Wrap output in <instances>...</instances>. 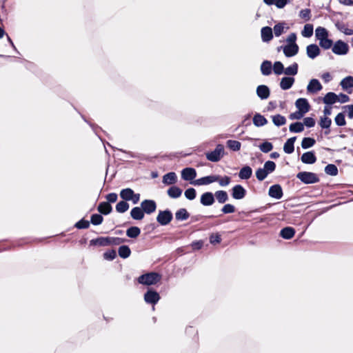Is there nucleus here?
Returning <instances> with one entry per match:
<instances>
[{
    "label": "nucleus",
    "mask_w": 353,
    "mask_h": 353,
    "mask_svg": "<svg viewBox=\"0 0 353 353\" xmlns=\"http://www.w3.org/2000/svg\"><path fill=\"white\" fill-rule=\"evenodd\" d=\"M343 90H347L349 88H353V77L348 76L344 78L340 83Z\"/></svg>",
    "instance_id": "e433bc0d"
},
{
    "label": "nucleus",
    "mask_w": 353,
    "mask_h": 353,
    "mask_svg": "<svg viewBox=\"0 0 353 353\" xmlns=\"http://www.w3.org/2000/svg\"><path fill=\"white\" fill-rule=\"evenodd\" d=\"M129 204L127 203V201L123 200L117 203L116 205V210L119 213H124L129 209Z\"/></svg>",
    "instance_id": "37998d69"
},
{
    "label": "nucleus",
    "mask_w": 353,
    "mask_h": 353,
    "mask_svg": "<svg viewBox=\"0 0 353 353\" xmlns=\"http://www.w3.org/2000/svg\"><path fill=\"white\" fill-rule=\"evenodd\" d=\"M321 50L316 44H310L306 48V53L309 58L314 59L320 54Z\"/></svg>",
    "instance_id": "2eb2a0df"
},
{
    "label": "nucleus",
    "mask_w": 353,
    "mask_h": 353,
    "mask_svg": "<svg viewBox=\"0 0 353 353\" xmlns=\"http://www.w3.org/2000/svg\"><path fill=\"white\" fill-rule=\"evenodd\" d=\"M120 197L125 201H131L133 204H137L140 200L141 195L139 193H135L131 188H127L122 189L120 192Z\"/></svg>",
    "instance_id": "7ed1b4c3"
},
{
    "label": "nucleus",
    "mask_w": 353,
    "mask_h": 353,
    "mask_svg": "<svg viewBox=\"0 0 353 353\" xmlns=\"http://www.w3.org/2000/svg\"><path fill=\"white\" fill-rule=\"evenodd\" d=\"M339 97L334 92H328L323 97V103L327 105H332L338 101Z\"/></svg>",
    "instance_id": "c756f323"
},
{
    "label": "nucleus",
    "mask_w": 353,
    "mask_h": 353,
    "mask_svg": "<svg viewBox=\"0 0 353 353\" xmlns=\"http://www.w3.org/2000/svg\"><path fill=\"white\" fill-rule=\"evenodd\" d=\"M190 216V214L185 208H181L175 213V218L177 221L187 220Z\"/></svg>",
    "instance_id": "c9c22d12"
},
{
    "label": "nucleus",
    "mask_w": 353,
    "mask_h": 353,
    "mask_svg": "<svg viewBox=\"0 0 353 353\" xmlns=\"http://www.w3.org/2000/svg\"><path fill=\"white\" fill-rule=\"evenodd\" d=\"M296 141V137H291L287 140L284 143L283 150L287 154H292L294 150V142Z\"/></svg>",
    "instance_id": "393cba45"
},
{
    "label": "nucleus",
    "mask_w": 353,
    "mask_h": 353,
    "mask_svg": "<svg viewBox=\"0 0 353 353\" xmlns=\"http://www.w3.org/2000/svg\"><path fill=\"white\" fill-rule=\"evenodd\" d=\"M117 253L114 250H109L103 254V258L105 260L112 261L115 259Z\"/></svg>",
    "instance_id": "69168bd1"
},
{
    "label": "nucleus",
    "mask_w": 353,
    "mask_h": 353,
    "mask_svg": "<svg viewBox=\"0 0 353 353\" xmlns=\"http://www.w3.org/2000/svg\"><path fill=\"white\" fill-rule=\"evenodd\" d=\"M299 17L305 21H309L311 18V10L308 8L303 9L299 12Z\"/></svg>",
    "instance_id": "bf43d9fd"
},
{
    "label": "nucleus",
    "mask_w": 353,
    "mask_h": 353,
    "mask_svg": "<svg viewBox=\"0 0 353 353\" xmlns=\"http://www.w3.org/2000/svg\"><path fill=\"white\" fill-rule=\"evenodd\" d=\"M221 241V235L218 233H213L210 236V242L213 245L219 243Z\"/></svg>",
    "instance_id": "0e129e2a"
},
{
    "label": "nucleus",
    "mask_w": 353,
    "mask_h": 353,
    "mask_svg": "<svg viewBox=\"0 0 353 353\" xmlns=\"http://www.w3.org/2000/svg\"><path fill=\"white\" fill-rule=\"evenodd\" d=\"M270 93V89L267 85H261L256 88V94L262 100L268 99Z\"/></svg>",
    "instance_id": "aec40b11"
},
{
    "label": "nucleus",
    "mask_w": 353,
    "mask_h": 353,
    "mask_svg": "<svg viewBox=\"0 0 353 353\" xmlns=\"http://www.w3.org/2000/svg\"><path fill=\"white\" fill-rule=\"evenodd\" d=\"M141 233V230L137 226H132L126 231V235L130 238H137Z\"/></svg>",
    "instance_id": "ea45409f"
},
{
    "label": "nucleus",
    "mask_w": 353,
    "mask_h": 353,
    "mask_svg": "<svg viewBox=\"0 0 353 353\" xmlns=\"http://www.w3.org/2000/svg\"><path fill=\"white\" fill-rule=\"evenodd\" d=\"M296 177L305 184L315 183L319 181L317 175L310 172H300L296 174Z\"/></svg>",
    "instance_id": "39448f33"
},
{
    "label": "nucleus",
    "mask_w": 353,
    "mask_h": 353,
    "mask_svg": "<svg viewBox=\"0 0 353 353\" xmlns=\"http://www.w3.org/2000/svg\"><path fill=\"white\" fill-rule=\"evenodd\" d=\"M323 88L321 83L318 79H312L310 81L307 86V91L309 93H316Z\"/></svg>",
    "instance_id": "4468645a"
},
{
    "label": "nucleus",
    "mask_w": 353,
    "mask_h": 353,
    "mask_svg": "<svg viewBox=\"0 0 353 353\" xmlns=\"http://www.w3.org/2000/svg\"><path fill=\"white\" fill-rule=\"evenodd\" d=\"M267 123V119L260 114H256L253 117V123L257 127L263 126Z\"/></svg>",
    "instance_id": "72a5a7b5"
},
{
    "label": "nucleus",
    "mask_w": 353,
    "mask_h": 353,
    "mask_svg": "<svg viewBox=\"0 0 353 353\" xmlns=\"http://www.w3.org/2000/svg\"><path fill=\"white\" fill-rule=\"evenodd\" d=\"M305 114V113L298 110L295 112H293L290 115V119H301L303 115Z\"/></svg>",
    "instance_id": "774afa93"
},
{
    "label": "nucleus",
    "mask_w": 353,
    "mask_h": 353,
    "mask_svg": "<svg viewBox=\"0 0 353 353\" xmlns=\"http://www.w3.org/2000/svg\"><path fill=\"white\" fill-rule=\"evenodd\" d=\"M336 27L339 31L344 33L345 35H353V30L348 28L344 23H337L336 24Z\"/></svg>",
    "instance_id": "c03bdc74"
},
{
    "label": "nucleus",
    "mask_w": 353,
    "mask_h": 353,
    "mask_svg": "<svg viewBox=\"0 0 353 353\" xmlns=\"http://www.w3.org/2000/svg\"><path fill=\"white\" fill-rule=\"evenodd\" d=\"M92 245H98L99 246H105L111 243V239L108 237H99L90 241Z\"/></svg>",
    "instance_id": "473e14b6"
},
{
    "label": "nucleus",
    "mask_w": 353,
    "mask_h": 353,
    "mask_svg": "<svg viewBox=\"0 0 353 353\" xmlns=\"http://www.w3.org/2000/svg\"><path fill=\"white\" fill-rule=\"evenodd\" d=\"M272 29L270 27L265 26L261 30V39L264 42H268L273 38Z\"/></svg>",
    "instance_id": "5701e85b"
},
{
    "label": "nucleus",
    "mask_w": 353,
    "mask_h": 353,
    "mask_svg": "<svg viewBox=\"0 0 353 353\" xmlns=\"http://www.w3.org/2000/svg\"><path fill=\"white\" fill-rule=\"evenodd\" d=\"M246 195V190L241 185H236L232 189V196L234 199L240 200Z\"/></svg>",
    "instance_id": "f8f14e48"
},
{
    "label": "nucleus",
    "mask_w": 353,
    "mask_h": 353,
    "mask_svg": "<svg viewBox=\"0 0 353 353\" xmlns=\"http://www.w3.org/2000/svg\"><path fill=\"white\" fill-rule=\"evenodd\" d=\"M314 31L313 25L307 23L304 26L301 34L303 37L309 38L312 36Z\"/></svg>",
    "instance_id": "58836bf2"
},
{
    "label": "nucleus",
    "mask_w": 353,
    "mask_h": 353,
    "mask_svg": "<svg viewBox=\"0 0 353 353\" xmlns=\"http://www.w3.org/2000/svg\"><path fill=\"white\" fill-rule=\"evenodd\" d=\"M276 164L272 161H268L265 163L263 169L269 174L273 172L275 170Z\"/></svg>",
    "instance_id": "864d4df0"
},
{
    "label": "nucleus",
    "mask_w": 353,
    "mask_h": 353,
    "mask_svg": "<svg viewBox=\"0 0 353 353\" xmlns=\"http://www.w3.org/2000/svg\"><path fill=\"white\" fill-rule=\"evenodd\" d=\"M97 210L100 213L107 215L112 212V208L109 203L101 202L99 204Z\"/></svg>",
    "instance_id": "cd10ccee"
},
{
    "label": "nucleus",
    "mask_w": 353,
    "mask_h": 353,
    "mask_svg": "<svg viewBox=\"0 0 353 353\" xmlns=\"http://www.w3.org/2000/svg\"><path fill=\"white\" fill-rule=\"evenodd\" d=\"M78 229H87L90 227V222L85 219H81L74 225Z\"/></svg>",
    "instance_id": "680f3d73"
},
{
    "label": "nucleus",
    "mask_w": 353,
    "mask_h": 353,
    "mask_svg": "<svg viewBox=\"0 0 353 353\" xmlns=\"http://www.w3.org/2000/svg\"><path fill=\"white\" fill-rule=\"evenodd\" d=\"M325 172L328 175L336 176L338 174V168L334 164H328L325 168Z\"/></svg>",
    "instance_id": "3c124183"
},
{
    "label": "nucleus",
    "mask_w": 353,
    "mask_h": 353,
    "mask_svg": "<svg viewBox=\"0 0 353 353\" xmlns=\"http://www.w3.org/2000/svg\"><path fill=\"white\" fill-rule=\"evenodd\" d=\"M335 123L339 126H343L346 124V121L345 119V115L343 113H339L335 119H334Z\"/></svg>",
    "instance_id": "13d9d810"
},
{
    "label": "nucleus",
    "mask_w": 353,
    "mask_h": 353,
    "mask_svg": "<svg viewBox=\"0 0 353 353\" xmlns=\"http://www.w3.org/2000/svg\"><path fill=\"white\" fill-rule=\"evenodd\" d=\"M283 49V53L287 57H292L295 56L299 52V46L296 43L287 44L285 46H281Z\"/></svg>",
    "instance_id": "9d476101"
},
{
    "label": "nucleus",
    "mask_w": 353,
    "mask_h": 353,
    "mask_svg": "<svg viewBox=\"0 0 353 353\" xmlns=\"http://www.w3.org/2000/svg\"><path fill=\"white\" fill-rule=\"evenodd\" d=\"M214 196H215L219 203H224L228 200V195L224 190L215 192Z\"/></svg>",
    "instance_id": "2f4dec72"
},
{
    "label": "nucleus",
    "mask_w": 353,
    "mask_h": 353,
    "mask_svg": "<svg viewBox=\"0 0 353 353\" xmlns=\"http://www.w3.org/2000/svg\"><path fill=\"white\" fill-rule=\"evenodd\" d=\"M214 176L217 177L216 181L222 187L228 185L231 182V178L228 176H221L219 175H214Z\"/></svg>",
    "instance_id": "a18cd8bd"
},
{
    "label": "nucleus",
    "mask_w": 353,
    "mask_h": 353,
    "mask_svg": "<svg viewBox=\"0 0 353 353\" xmlns=\"http://www.w3.org/2000/svg\"><path fill=\"white\" fill-rule=\"evenodd\" d=\"M226 144L227 146L233 151H239L241 146V144L239 141L234 140H228Z\"/></svg>",
    "instance_id": "8fccbe9b"
},
{
    "label": "nucleus",
    "mask_w": 353,
    "mask_h": 353,
    "mask_svg": "<svg viewBox=\"0 0 353 353\" xmlns=\"http://www.w3.org/2000/svg\"><path fill=\"white\" fill-rule=\"evenodd\" d=\"M283 73L288 76H294L298 73V64L294 63L290 66L284 68Z\"/></svg>",
    "instance_id": "4c0bfd02"
},
{
    "label": "nucleus",
    "mask_w": 353,
    "mask_h": 353,
    "mask_svg": "<svg viewBox=\"0 0 353 353\" xmlns=\"http://www.w3.org/2000/svg\"><path fill=\"white\" fill-rule=\"evenodd\" d=\"M301 161L305 164H312L316 161L314 152L312 151L305 152L301 156Z\"/></svg>",
    "instance_id": "412c9836"
},
{
    "label": "nucleus",
    "mask_w": 353,
    "mask_h": 353,
    "mask_svg": "<svg viewBox=\"0 0 353 353\" xmlns=\"http://www.w3.org/2000/svg\"><path fill=\"white\" fill-rule=\"evenodd\" d=\"M103 218L99 214H94L91 216L90 222L94 225H100L103 222Z\"/></svg>",
    "instance_id": "5fc2aeb1"
},
{
    "label": "nucleus",
    "mask_w": 353,
    "mask_h": 353,
    "mask_svg": "<svg viewBox=\"0 0 353 353\" xmlns=\"http://www.w3.org/2000/svg\"><path fill=\"white\" fill-rule=\"evenodd\" d=\"M216 179L217 177H215L214 175H210L194 180L190 183L193 185H204L215 182Z\"/></svg>",
    "instance_id": "9b49d317"
},
{
    "label": "nucleus",
    "mask_w": 353,
    "mask_h": 353,
    "mask_svg": "<svg viewBox=\"0 0 353 353\" xmlns=\"http://www.w3.org/2000/svg\"><path fill=\"white\" fill-rule=\"evenodd\" d=\"M272 70L275 74L281 75L284 72L283 64L281 61H276L272 66Z\"/></svg>",
    "instance_id": "09e8293b"
},
{
    "label": "nucleus",
    "mask_w": 353,
    "mask_h": 353,
    "mask_svg": "<svg viewBox=\"0 0 353 353\" xmlns=\"http://www.w3.org/2000/svg\"><path fill=\"white\" fill-rule=\"evenodd\" d=\"M295 105L298 110L305 114L310 110V104L306 99H298L295 102Z\"/></svg>",
    "instance_id": "f3484780"
},
{
    "label": "nucleus",
    "mask_w": 353,
    "mask_h": 353,
    "mask_svg": "<svg viewBox=\"0 0 353 353\" xmlns=\"http://www.w3.org/2000/svg\"><path fill=\"white\" fill-rule=\"evenodd\" d=\"M315 37L319 41V46L324 50H328L333 46V41L329 39V32L323 27H318L315 30Z\"/></svg>",
    "instance_id": "f257e3e1"
},
{
    "label": "nucleus",
    "mask_w": 353,
    "mask_h": 353,
    "mask_svg": "<svg viewBox=\"0 0 353 353\" xmlns=\"http://www.w3.org/2000/svg\"><path fill=\"white\" fill-rule=\"evenodd\" d=\"M184 194L186 199L188 200H193L196 198V192L195 189L193 188H190L185 191Z\"/></svg>",
    "instance_id": "4d7b16f0"
},
{
    "label": "nucleus",
    "mask_w": 353,
    "mask_h": 353,
    "mask_svg": "<svg viewBox=\"0 0 353 353\" xmlns=\"http://www.w3.org/2000/svg\"><path fill=\"white\" fill-rule=\"evenodd\" d=\"M177 181V176L175 172H170L163 176L162 182L166 185H174Z\"/></svg>",
    "instance_id": "6ab92c4d"
},
{
    "label": "nucleus",
    "mask_w": 353,
    "mask_h": 353,
    "mask_svg": "<svg viewBox=\"0 0 353 353\" xmlns=\"http://www.w3.org/2000/svg\"><path fill=\"white\" fill-rule=\"evenodd\" d=\"M295 234V230L292 227H285L280 232V236L285 239H291Z\"/></svg>",
    "instance_id": "b1692460"
},
{
    "label": "nucleus",
    "mask_w": 353,
    "mask_h": 353,
    "mask_svg": "<svg viewBox=\"0 0 353 353\" xmlns=\"http://www.w3.org/2000/svg\"><path fill=\"white\" fill-rule=\"evenodd\" d=\"M316 141L313 138L305 137L301 141V147L303 149H307L312 147Z\"/></svg>",
    "instance_id": "49530a36"
},
{
    "label": "nucleus",
    "mask_w": 353,
    "mask_h": 353,
    "mask_svg": "<svg viewBox=\"0 0 353 353\" xmlns=\"http://www.w3.org/2000/svg\"><path fill=\"white\" fill-rule=\"evenodd\" d=\"M196 176V172L192 168H186L181 171V178L185 181H190L191 182Z\"/></svg>",
    "instance_id": "ddd939ff"
},
{
    "label": "nucleus",
    "mask_w": 353,
    "mask_h": 353,
    "mask_svg": "<svg viewBox=\"0 0 353 353\" xmlns=\"http://www.w3.org/2000/svg\"><path fill=\"white\" fill-rule=\"evenodd\" d=\"M141 208L144 214H150L156 211L157 204L154 200L145 199L141 203Z\"/></svg>",
    "instance_id": "1a4fd4ad"
},
{
    "label": "nucleus",
    "mask_w": 353,
    "mask_h": 353,
    "mask_svg": "<svg viewBox=\"0 0 353 353\" xmlns=\"http://www.w3.org/2000/svg\"><path fill=\"white\" fill-rule=\"evenodd\" d=\"M223 214H230L235 212V207L232 204H225L221 209Z\"/></svg>",
    "instance_id": "e2e57ef3"
},
{
    "label": "nucleus",
    "mask_w": 353,
    "mask_h": 353,
    "mask_svg": "<svg viewBox=\"0 0 353 353\" xmlns=\"http://www.w3.org/2000/svg\"><path fill=\"white\" fill-rule=\"evenodd\" d=\"M223 155L224 147L222 144H218L213 151L205 154L207 159L212 162L219 161Z\"/></svg>",
    "instance_id": "20e7f679"
},
{
    "label": "nucleus",
    "mask_w": 353,
    "mask_h": 353,
    "mask_svg": "<svg viewBox=\"0 0 353 353\" xmlns=\"http://www.w3.org/2000/svg\"><path fill=\"white\" fill-rule=\"evenodd\" d=\"M270 196L280 199L283 196V190L279 185H273L269 189L268 192Z\"/></svg>",
    "instance_id": "a211bd4d"
},
{
    "label": "nucleus",
    "mask_w": 353,
    "mask_h": 353,
    "mask_svg": "<svg viewBox=\"0 0 353 353\" xmlns=\"http://www.w3.org/2000/svg\"><path fill=\"white\" fill-rule=\"evenodd\" d=\"M332 51L336 55H345L349 52V46L342 40H338L333 43Z\"/></svg>",
    "instance_id": "423d86ee"
},
{
    "label": "nucleus",
    "mask_w": 353,
    "mask_h": 353,
    "mask_svg": "<svg viewBox=\"0 0 353 353\" xmlns=\"http://www.w3.org/2000/svg\"><path fill=\"white\" fill-rule=\"evenodd\" d=\"M272 122L276 126H281L286 123V119L285 117L281 115V114H276L274 116H272Z\"/></svg>",
    "instance_id": "de8ad7c7"
},
{
    "label": "nucleus",
    "mask_w": 353,
    "mask_h": 353,
    "mask_svg": "<svg viewBox=\"0 0 353 353\" xmlns=\"http://www.w3.org/2000/svg\"><path fill=\"white\" fill-rule=\"evenodd\" d=\"M252 174V170L250 166H244L240 170L239 172V176L241 179H248L251 177Z\"/></svg>",
    "instance_id": "7c9ffc66"
},
{
    "label": "nucleus",
    "mask_w": 353,
    "mask_h": 353,
    "mask_svg": "<svg viewBox=\"0 0 353 353\" xmlns=\"http://www.w3.org/2000/svg\"><path fill=\"white\" fill-rule=\"evenodd\" d=\"M214 201V196L212 192H207L201 196L200 202L204 206L212 205Z\"/></svg>",
    "instance_id": "dca6fc26"
},
{
    "label": "nucleus",
    "mask_w": 353,
    "mask_h": 353,
    "mask_svg": "<svg viewBox=\"0 0 353 353\" xmlns=\"http://www.w3.org/2000/svg\"><path fill=\"white\" fill-rule=\"evenodd\" d=\"M259 148L263 152L268 153L272 150L273 145L270 142L265 141L259 145Z\"/></svg>",
    "instance_id": "6e6d98bb"
},
{
    "label": "nucleus",
    "mask_w": 353,
    "mask_h": 353,
    "mask_svg": "<svg viewBox=\"0 0 353 353\" xmlns=\"http://www.w3.org/2000/svg\"><path fill=\"white\" fill-rule=\"evenodd\" d=\"M160 298L159 294L152 289H149L144 294V301L153 306L158 303ZM153 309H154V307Z\"/></svg>",
    "instance_id": "0eeeda50"
},
{
    "label": "nucleus",
    "mask_w": 353,
    "mask_h": 353,
    "mask_svg": "<svg viewBox=\"0 0 353 353\" xmlns=\"http://www.w3.org/2000/svg\"><path fill=\"white\" fill-rule=\"evenodd\" d=\"M303 125H306L307 128H312L314 127L315 125V121L312 117H305L303 119Z\"/></svg>",
    "instance_id": "338daca9"
},
{
    "label": "nucleus",
    "mask_w": 353,
    "mask_h": 353,
    "mask_svg": "<svg viewBox=\"0 0 353 353\" xmlns=\"http://www.w3.org/2000/svg\"><path fill=\"white\" fill-rule=\"evenodd\" d=\"M173 218L172 212L168 210L159 211L157 216V221L161 225H166L170 223Z\"/></svg>",
    "instance_id": "6e6552de"
},
{
    "label": "nucleus",
    "mask_w": 353,
    "mask_h": 353,
    "mask_svg": "<svg viewBox=\"0 0 353 353\" xmlns=\"http://www.w3.org/2000/svg\"><path fill=\"white\" fill-rule=\"evenodd\" d=\"M332 124V120L327 117H321L319 125L323 129H328L330 128V125Z\"/></svg>",
    "instance_id": "603ef678"
},
{
    "label": "nucleus",
    "mask_w": 353,
    "mask_h": 353,
    "mask_svg": "<svg viewBox=\"0 0 353 353\" xmlns=\"http://www.w3.org/2000/svg\"><path fill=\"white\" fill-rule=\"evenodd\" d=\"M130 216L134 220H141L144 218V213L141 207H134L131 210Z\"/></svg>",
    "instance_id": "a878e982"
},
{
    "label": "nucleus",
    "mask_w": 353,
    "mask_h": 353,
    "mask_svg": "<svg viewBox=\"0 0 353 353\" xmlns=\"http://www.w3.org/2000/svg\"><path fill=\"white\" fill-rule=\"evenodd\" d=\"M294 78L291 77H285L281 79L280 87L282 90H286L292 88L294 83Z\"/></svg>",
    "instance_id": "4be33fe9"
},
{
    "label": "nucleus",
    "mask_w": 353,
    "mask_h": 353,
    "mask_svg": "<svg viewBox=\"0 0 353 353\" xmlns=\"http://www.w3.org/2000/svg\"><path fill=\"white\" fill-rule=\"evenodd\" d=\"M272 65L270 61H264L261 65V72L265 76H268L272 73Z\"/></svg>",
    "instance_id": "c85d7f7f"
},
{
    "label": "nucleus",
    "mask_w": 353,
    "mask_h": 353,
    "mask_svg": "<svg viewBox=\"0 0 353 353\" xmlns=\"http://www.w3.org/2000/svg\"><path fill=\"white\" fill-rule=\"evenodd\" d=\"M284 23H279L274 26L273 31L276 37L281 36L285 32V30L288 29V27H286Z\"/></svg>",
    "instance_id": "f704fd0d"
},
{
    "label": "nucleus",
    "mask_w": 353,
    "mask_h": 353,
    "mask_svg": "<svg viewBox=\"0 0 353 353\" xmlns=\"http://www.w3.org/2000/svg\"><path fill=\"white\" fill-rule=\"evenodd\" d=\"M118 253L120 257L126 259L130 256L131 251L128 245H122L119 248Z\"/></svg>",
    "instance_id": "79ce46f5"
},
{
    "label": "nucleus",
    "mask_w": 353,
    "mask_h": 353,
    "mask_svg": "<svg viewBox=\"0 0 353 353\" xmlns=\"http://www.w3.org/2000/svg\"><path fill=\"white\" fill-rule=\"evenodd\" d=\"M168 195L172 199H177L182 194V190L177 186L172 185L167 191Z\"/></svg>",
    "instance_id": "bb28decb"
},
{
    "label": "nucleus",
    "mask_w": 353,
    "mask_h": 353,
    "mask_svg": "<svg viewBox=\"0 0 353 353\" xmlns=\"http://www.w3.org/2000/svg\"><path fill=\"white\" fill-rule=\"evenodd\" d=\"M289 130L291 132L294 133L301 132L304 130V125L301 122H295L290 125Z\"/></svg>",
    "instance_id": "a19ab883"
},
{
    "label": "nucleus",
    "mask_w": 353,
    "mask_h": 353,
    "mask_svg": "<svg viewBox=\"0 0 353 353\" xmlns=\"http://www.w3.org/2000/svg\"><path fill=\"white\" fill-rule=\"evenodd\" d=\"M161 276L157 272H149L138 277L139 283L145 285H155L160 281Z\"/></svg>",
    "instance_id": "f03ea898"
},
{
    "label": "nucleus",
    "mask_w": 353,
    "mask_h": 353,
    "mask_svg": "<svg viewBox=\"0 0 353 353\" xmlns=\"http://www.w3.org/2000/svg\"><path fill=\"white\" fill-rule=\"evenodd\" d=\"M268 175V173L263 168H259L256 171V177L259 181H263L264 180L267 176Z\"/></svg>",
    "instance_id": "052dcab7"
}]
</instances>
